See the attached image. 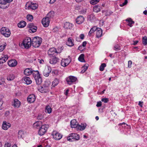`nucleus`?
<instances>
[{
  "label": "nucleus",
  "instance_id": "obj_1",
  "mask_svg": "<svg viewBox=\"0 0 147 147\" xmlns=\"http://www.w3.org/2000/svg\"><path fill=\"white\" fill-rule=\"evenodd\" d=\"M42 42V38L38 36L34 37L31 40L32 45L35 48L39 47Z\"/></svg>",
  "mask_w": 147,
  "mask_h": 147
},
{
  "label": "nucleus",
  "instance_id": "obj_2",
  "mask_svg": "<svg viewBox=\"0 0 147 147\" xmlns=\"http://www.w3.org/2000/svg\"><path fill=\"white\" fill-rule=\"evenodd\" d=\"M80 139L79 135L76 133L70 134L67 138V140L70 142L78 140Z\"/></svg>",
  "mask_w": 147,
  "mask_h": 147
},
{
  "label": "nucleus",
  "instance_id": "obj_3",
  "mask_svg": "<svg viewBox=\"0 0 147 147\" xmlns=\"http://www.w3.org/2000/svg\"><path fill=\"white\" fill-rule=\"evenodd\" d=\"M34 72L35 73H33V77L36 81V84L38 85H40L42 82V78L40 76V74L37 70L35 71Z\"/></svg>",
  "mask_w": 147,
  "mask_h": 147
},
{
  "label": "nucleus",
  "instance_id": "obj_4",
  "mask_svg": "<svg viewBox=\"0 0 147 147\" xmlns=\"http://www.w3.org/2000/svg\"><path fill=\"white\" fill-rule=\"evenodd\" d=\"M32 44L31 39L29 37L24 40L21 44V45L24 46L26 49H28L31 46Z\"/></svg>",
  "mask_w": 147,
  "mask_h": 147
},
{
  "label": "nucleus",
  "instance_id": "obj_5",
  "mask_svg": "<svg viewBox=\"0 0 147 147\" xmlns=\"http://www.w3.org/2000/svg\"><path fill=\"white\" fill-rule=\"evenodd\" d=\"M38 90L42 93L47 92L49 90V87L48 84L46 83L44 84L43 86L38 87Z\"/></svg>",
  "mask_w": 147,
  "mask_h": 147
},
{
  "label": "nucleus",
  "instance_id": "obj_6",
  "mask_svg": "<svg viewBox=\"0 0 147 147\" xmlns=\"http://www.w3.org/2000/svg\"><path fill=\"white\" fill-rule=\"evenodd\" d=\"M49 127L48 125L45 124L42 125L40 127L38 131V134L40 136H42L46 132Z\"/></svg>",
  "mask_w": 147,
  "mask_h": 147
},
{
  "label": "nucleus",
  "instance_id": "obj_7",
  "mask_svg": "<svg viewBox=\"0 0 147 147\" xmlns=\"http://www.w3.org/2000/svg\"><path fill=\"white\" fill-rule=\"evenodd\" d=\"M1 34L6 37H9L11 34L10 31L9 29L5 27L1 28Z\"/></svg>",
  "mask_w": 147,
  "mask_h": 147
},
{
  "label": "nucleus",
  "instance_id": "obj_8",
  "mask_svg": "<svg viewBox=\"0 0 147 147\" xmlns=\"http://www.w3.org/2000/svg\"><path fill=\"white\" fill-rule=\"evenodd\" d=\"M29 29L28 31L30 33H34L35 32L37 29V27L35 26L32 23H30L28 25Z\"/></svg>",
  "mask_w": 147,
  "mask_h": 147
},
{
  "label": "nucleus",
  "instance_id": "obj_9",
  "mask_svg": "<svg viewBox=\"0 0 147 147\" xmlns=\"http://www.w3.org/2000/svg\"><path fill=\"white\" fill-rule=\"evenodd\" d=\"M53 138L55 140H59L62 137V135L55 131H54L52 133Z\"/></svg>",
  "mask_w": 147,
  "mask_h": 147
},
{
  "label": "nucleus",
  "instance_id": "obj_10",
  "mask_svg": "<svg viewBox=\"0 0 147 147\" xmlns=\"http://www.w3.org/2000/svg\"><path fill=\"white\" fill-rule=\"evenodd\" d=\"M77 78L75 77L72 76H69L66 79V81L67 84L69 85H71L76 80Z\"/></svg>",
  "mask_w": 147,
  "mask_h": 147
},
{
  "label": "nucleus",
  "instance_id": "obj_11",
  "mask_svg": "<svg viewBox=\"0 0 147 147\" xmlns=\"http://www.w3.org/2000/svg\"><path fill=\"white\" fill-rule=\"evenodd\" d=\"M71 59L70 58L62 59L61 63V66L65 67L67 65L71 62Z\"/></svg>",
  "mask_w": 147,
  "mask_h": 147
},
{
  "label": "nucleus",
  "instance_id": "obj_12",
  "mask_svg": "<svg viewBox=\"0 0 147 147\" xmlns=\"http://www.w3.org/2000/svg\"><path fill=\"white\" fill-rule=\"evenodd\" d=\"M28 6V9H32L33 10H34L36 9L38 7V5L36 3H32V2L30 3V4H29V3H27L26 4V6Z\"/></svg>",
  "mask_w": 147,
  "mask_h": 147
},
{
  "label": "nucleus",
  "instance_id": "obj_13",
  "mask_svg": "<svg viewBox=\"0 0 147 147\" xmlns=\"http://www.w3.org/2000/svg\"><path fill=\"white\" fill-rule=\"evenodd\" d=\"M50 58L49 62L51 64H55L59 61V59L55 56L49 57Z\"/></svg>",
  "mask_w": 147,
  "mask_h": 147
},
{
  "label": "nucleus",
  "instance_id": "obj_14",
  "mask_svg": "<svg viewBox=\"0 0 147 147\" xmlns=\"http://www.w3.org/2000/svg\"><path fill=\"white\" fill-rule=\"evenodd\" d=\"M50 21L49 19L46 17L42 19V23L44 27H47L49 26Z\"/></svg>",
  "mask_w": 147,
  "mask_h": 147
},
{
  "label": "nucleus",
  "instance_id": "obj_15",
  "mask_svg": "<svg viewBox=\"0 0 147 147\" xmlns=\"http://www.w3.org/2000/svg\"><path fill=\"white\" fill-rule=\"evenodd\" d=\"M55 53H57L58 52L56 49L54 47L50 49L48 51V53L49 57L53 56V55H54Z\"/></svg>",
  "mask_w": 147,
  "mask_h": 147
},
{
  "label": "nucleus",
  "instance_id": "obj_16",
  "mask_svg": "<svg viewBox=\"0 0 147 147\" xmlns=\"http://www.w3.org/2000/svg\"><path fill=\"white\" fill-rule=\"evenodd\" d=\"M35 96L34 94L30 95L27 98L28 101L29 103L34 102L35 100Z\"/></svg>",
  "mask_w": 147,
  "mask_h": 147
},
{
  "label": "nucleus",
  "instance_id": "obj_17",
  "mask_svg": "<svg viewBox=\"0 0 147 147\" xmlns=\"http://www.w3.org/2000/svg\"><path fill=\"white\" fill-rule=\"evenodd\" d=\"M35 71H32V69L30 68H28L25 69L24 71V74L26 75L29 76L33 73H35Z\"/></svg>",
  "mask_w": 147,
  "mask_h": 147
},
{
  "label": "nucleus",
  "instance_id": "obj_18",
  "mask_svg": "<svg viewBox=\"0 0 147 147\" xmlns=\"http://www.w3.org/2000/svg\"><path fill=\"white\" fill-rule=\"evenodd\" d=\"M10 126L11 124L7 122L6 121H4L3 122L2 126V128L3 129L6 130Z\"/></svg>",
  "mask_w": 147,
  "mask_h": 147
},
{
  "label": "nucleus",
  "instance_id": "obj_19",
  "mask_svg": "<svg viewBox=\"0 0 147 147\" xmlns=\"http://www.w3.org/2000/svg\"><path fill=\"white\" fill-rule=\"evenodd\" d=\"M8 57L7 55H2L1 57H0V64H2L7 60Z\"/></svg>",
  "mask_w": 147,
  "mask_h": 147
},
{
  "label": "nucleus",
  "instance_id": "obj_20",
  "mask_svg": "<svg viewBox=\"0 0 147 147\" xmlns=\"http://www.w3.org/2000/svg\"><path fill=\"white\" fill-rule=\"evenodd\" d=\"M84 17L81 16L78 17L76 19V22L78 24H82L84 21Z\"/></svg>",
  "mask_w": 147,
  "mask_h": 147
},
{
  "label": "nucleus",
  "instance_id": "obj_21",
  "mask_svg": "<svg viewBox=\"0 0 147 147\" xmlns=\"http://www.w3.org/2000/svg\"><path fill=\"white\" fill-rule=\"evenodd\" d=\"M97 29L96 32V37L98 38H99L101 37L102 35V30L100 28H97Z\"/></svg>",
  "mask_w": 147,
  "mask_h": 147
},
{
  "label": "nucleus",
  "instance_id": "obj_22",
  "mask_svg": "<svg viewBox=\"0 0 147 147\" xmlns=\"http://www.w3.org/2000/svg\"><path fill=\"white\" fill-rule=\"evenodd\" d=\"M71 127L72 128H77L78 125V123L75 119H73L70 122Z\"/></svg>",
  "mask_w": 147,
  "mask_h": 147
},
{
  "label": "nucleus",
  "instance_id": "obj_23",
  "mask_svg": "<svg viewBox=\"0 0 147 147\" xmlns=\"http://www.w3.org/2000/svg\"><path fill=\"white\" fill-rule=\"evenodd\" d=\"M42 123L40 121H37L34 123L33 124V127L34 128L38 129L42 125Z\"/></svg>",
  "mask_w": 147,
  "mask_h": 147
},
{
  "label": "nucleus",
  "instance_id": "obj_24",
  "mask_svg": "<svg viewBox=\"0 0 147 147\" xmlns=\"http://www.w3.org/2000/svg\"><path fill=\"white\" fill-rule=\"evenodd\" d=\"M9 65L11 67H13L16 66L17 65V62L16 60H12L8 62Z\"/></svg>",
  "mask_w": 147,
  "mask_h": 147
},
{
  "label": "nucleus",
  "instance_id": "obj_25",
  "mask_svg": "<svg viewBox=\"0 0 147 147\" xmlns=\"http://www.w3.org/2000/svg\"><path fill=\"white\" fill-rule=\"evenodd\" d=\"M20 105V101L17 99H15L13 103V105L14 107H18Z\"/></svg>",
  "mask_w": 147,
  "mask_h": 147
},
{
  "label": "nucleus",
  "instance_id": "obj_26",
  "mask_svg": "<svg viewBox=\"0 0 147 147\" xmlns=\"http://www.w3.org/2000/svg\"><path fill=\"white\" fill-rule=\"evenodd\" d=\"M86 125V124H81L80 125L78 124L77 127L76 128V129H77L78 130H79L81 131L84 130V129H85Z\"/></svg>",
  "mask_w": 147,
  "mask_h": 147
},
{
  "label": "nucleus",
  "instance_id": "obj_27",
  "mask_svg": "<svg viewBox=\"0 0 147 147\" xmlns=\"http://www.w3.org/2000/svg\"><path fill=\"white\" fill-rule=\"evenodd\" d=\"M51 71V68H50V69L49 68H48L47 69H45L43 71V75L46 77H48Z\"/></svg>",
  "mask_w": 147,
  "mask_h": 147
},
{
  "label": "nucleus",
  "instance_id": "obj_28",
  "mask_svg": "<svg viewBox=\"0 0 147 147\" xmlns=\"http://www.w3.org/2000/svg\"><path fill=\"white\" fill-rule=\"evenodd\" d=\"M72 24L68 22H66L64 24V27L66 29H71L72 28Z\"/></svg>",
  "mask_w": 147,
  "mask_h": 147
},
{
  "label": "nucleus",
  "instance_id": "obj_29",
  "mask_svg": "<svg viewBox=\"0 0 147 147\" xmlns=\"http://www.w3.org/2000/svg\"><path fill=\"white\" fill-rule=\"evenodd\" d=\"M26 25V23L24 21H22L19 23L18 24V27L20 28L24 27Z\"/></svg>",
  "mask_w": 147,
  "mask_h": 147
},
{
  "label": "nucleus",
  "instance_id": "obj_30",
  "mask_svg": "<svg viewBox=\"0 0 147 147\" xmlns=\"http://www.w3.org/2000/svg\"><path fill=\"white\" fill-rule=\"evenodd\" d=\"M54 12L53 11H51L49 12L47 15V16L46 17L48 18L49 19L52 18L54 15Z\"/></svg>",
  "mask_w": 147,
  "mask_h": 147
},
{
  "label": "nucleus",
  "instance_id": "obj_31",
  "mask_svg": "<svg viewBox=\"0 0 147 147\" xmlns=\"http://www.w3.org/2000/svg\"><path fill=\"white\" fill-rule=\"evenodd\" d=\"M59 82V80L57 78H55L53 82L52 86L53 87H55L58 85Z\"/></svg>",
  "mask_w": 147,
  "mask_h": 147
},
{
  "label": "nucleus",
  "instance_id": "obj_32",
  "mask_svg": "<svg viewBox=\"0 0 147 147\" xmlns=\"http://www.w3.org/2000/svg\"><path fill=\"white\" fill-rule=\"evenodd\" d=\"M125 21L128 22L129 24H128V25L130 27H131L132 26V24L134 23V22L133 21L132 19L131 18H128L126 19Z\"/></svg>",
  "mask_w": 147,
  "mask_h": 147
},
{
  "label": "nucleus",
  "instance_id": "obj_33",
  "mask_svg": "<svg viewBox=\"0 0 147 147\" xmlns=\"http://www.w3.org/2000/svg\"><path fill=\"white\" fill-rule=\"evenodd\" d=\"M97 29V27L96 26H94L92 28L90 29V30L89 32L88 35L89 36H91L93 33L95 31H96V30Z\"/></svg>",
  "mask_w": 147,
  "mask_h": 147
},
{
  "label": "nucleus",
  "instance_id": "obj_34",
  "mask_svg": "<svg viewBox=\"0 0 147 147\" xmlns=\"http://www.w3.org/2000/svg\"><path fill=\"white\" fill-rule=\"evenodd\" d=\"M66 44L68 46L70 47L74 45L71 39L70 38H68L67 41L66 42Z\"/></svg>",
  "mask_w": 147,
  "mask_h": 147
},
{
  "label": "nucleus",
  "instance_id": "obj_35",
  "mask_svg": "<svg viewBox=\"0 0 147 147\" xmlns=\"http://www.w3.org/2000/svg\"><path fill=\"white\" fill-rule=\"evenodd\" d=\"M24 80L27 84H29L32 82V81L30 78L28 77H24Z\"/></svg>",
  "mask_w": 147,
  "mask_h": 147
},
{
  "label": "nucleus",
  "instance_id": "obj_36",
  "mask_svg": "<svg viewBox=\"0 0 147 147\" xmlns=\"http://www.w3.org/2000/svg\"><path fill=\"white\" fill-rule=\"evenodd\" d=\"M52 109L51 107L49 106H47L45 109V112L48 113H50L51 112Z\"/></svg>",
  "mask_w": 147,
  "mask_h": 147
},
{
  "label": "nucleus",
  "instance_id": "obj_37",
  "mask_svg": "<svg viewBox=\"0 0 147 147\" xmlns=\"http://www.w3.org/2000/svg\"><path fill=\"white\" fill-rule=\"evenodd\" d=\"M84 54H82L80 56L78 59L81 62H84L85 61V60L84 59Z\"/></svg>",
  "mask_w": 147,
  "mask_h": 147
},
{
  "label": "nucleus",
  "instance_id": "obj_38",
  "mask_svg": "<svg viewBox=\"0 0 147 147\" xmlns=\"http://www.w3.org/2000/svg\"><path fill=\"white\" fill-rule=\"evenodd\" d=\"M14 79V76L13 74H10L7 77V79L8 80L11 81Z\"/></svg>",
  "mask_w": 147,
  "mask_h": 147
},
{
  "label": "nucleus",
  "instance_id": "obj_39",
  "mask_svg": "<svg viewBox=\"0 0 147 147\" xmlns=\"http://www.w3.org/2000/svg\"><path fill=\"white\" fill-rule=\"evenodd\" d=\"M79 12L80 14H85L86 12V9L81 8V10L79 11Z\"/></svg>",
  "mask_w": 147,
  "mask_h": 147
},
{
  "label": "nucleus",
  "instance_id": "obj_40",
  "mask_svg": "<svg viewBox=\"0 0 147 147\" xmlns=\"http://www.w3.org/2000/svg\"><path fill=\"white\" fill-rule=\"evenodd\" d=\"M24 135V132L22 131H20L18 132V136L19 138H22Z\"/></svg>",
  "mask_w": 147,
  "mask_h": 147
},
{
  "label": "nucleus",
  "instance_id": "obj_41",
  "mask_svg": "<svg viewBox=\"0 0 147 147\" xmlns=\"http://www.w3.org/2000/svg\"><path fill=\"white\" fill-rule=\"evenodd\" d=\"M94 11L96 12H99L100 10V7L99 6H95L94 7Z\"/></svg>",
  "mask_w": 147,
  "mask_h": 147
},
{
  "label": "nucleus",
  "instance_id": "obj_42",
  "mask_svg": "<svg viewBox=\"0 0 147 147\" xmlns=\"http://www.w3.org/2000/svg\"><path fill=\"white\" fill-rule=\"evenodd\" d=\"M106 64L103 63L101 64L99 70L101 71H102L104 70V68L106 66Z\"/></svg>",
  "mask_w": 147,
  "mask_h": 147
},
{
  "label": "nucleus",
  "instance_id": "obj_43",
  "mask_svg": "<svg viewBox=\"0 0 147 147\" xmlns=\"http://www.w3.org/2000/svg\"><path fill=\"white\" fill-rule=\"evenodd\" d=\"M142 43L144 45H147V37L145 36L143 38Z\"/></svg>",
  "mask_w": 147,
  "mask_h": 147
},
{
  "label": "nucleus",
  "instance_id": "obj_44",
  "mask_svg": "<svg viewBox=\"0 0 147 147\" xmlns=\"http://www.w3.org/2000/svg\"><path fill=\"white\" fill-rule=\"evenodd\" d=\"M114 49L115 51H120L121 50L120 47L118 45H115L114 47Z\"/></svg>",
  "mask_w": 147,
  "mask_h": 147
},
{
  "label": "nucleus",
  "instance_id": "obj_45",
  "mask_svg": "<svg viewBox=\"0 0 147 147\" xmlns=\"http://www.w3.org/2000/svg\"><path fill=\"white\" fill-rule=\"evenodd\" d=\"M88 67L86 65H84L83 66L82 68V70L81 72V73H84L87 69Z\"/></svg>",
  "mask_w": 147,
  "mask_h": 147
},
{
  "label": "nucleus",
  "instance_id": "obj_46",
  "mask_svg": "<svg viewBox=\"0 0 147 147\" xmlns=\"http://www.w3.org/2000/svg\"><path fill=\"white\" fill-rule=\"evenodd\" d=\"M26 18L27 20L30 21H32L33 19V17L31 15L28 14Z\"/></svg>",
  "mask_w": 147,
  "mask_h": 147
},
{
  "label": "nucleus",
  "instance_id": "obj_47",
  "mask_svg": "<svg viewBox=\"0 0 147 147\" xmlns=\"http://www.w3.org/2000/svg\"><path fill=\"white\" fill-rule=\"evenodd\" d=\"M99 2V0H91L90 3L94 5L97 3Z\"/></svg>",
  "mask_w": 147,
  "mask_h": 147
},
{
  "label": "nucleus",
  "instance_id": "obj_48",
  "mask_svg": "<svg viewBox=\"0 0 147 147\" xmlns=\"http://www.w3.org/2000/svg\"><path fill=\"white\" fill-rule=\"evenodd\" d=\"M127 3V0H125L124 2V3H123L121 4H120V6L121 7H123V6H124L125 5H126Z\"/></svg>",
  "mask_w": 147,
  "mask_h": 147
},
{
  "label": "nucleus",
  "instance_id": "obj_49",
  "mask_svg": "<svg viewBox=\"0 0 147 147\" xmlns=\"http://www.w3.org/2000/svg\"><path fill=\"white\" fill-rule=\"evenodd\" d=\"M101 101L105 103H107L108 101L109 100L107 98H102V99Z\"/></svg>",
  "mask_w": 147,
  "mask_h": 147
},
{
  "label": "nucleus",
  "instance_id": "obj_50",
  "mask_svg": "<svg viewBox=\"0 0 147 147\" xmlns=\"http://www.w3.org/2000/svg\"><path fill=\"white\" fill-rule=\"evenodd\" d=\"M132 64V61H129L128 62V67L129 68H131Z\"/></svg>",
  "mask_w": 147,
  "mask_h": 147
},
{
  "label": "nucleus",
  "instance_id": "obj_51",
  "mask_svg": "<svg viewBox=\"0 0 147 147\" xmlns=\"http://www.w3.org/2000/svg\"><path fill=\"white\" fill-rule=\"evenodd\" d=\"M102 105V102L101 101H99L97 102L96 106L97 107H100Z\"/></svg>",
  "mask_w": 147,
  "mask_h": 147
},
{
  "label": "nucleus",
  "instance_id": "obj_52",
  "mask_svg": "<svg viewBox=\"0 0 147 147\" xmlns=\"http://www.w3.org/2000/svg\"><path fill=\"white\" fill-rule=\"evenodd\" d=\"M3 103V101L1 99H0V110L2 108V105Z\"/></svg>",
  "mask_w": 147,
  "mask_h": 147
},
{
  "label": "nucleus",
  "instance_id": "obj_53",
  "mask_svg": "<svg viewBox=\"0 0 147 147\" xmlns=\"http://www.w3.org/2000/svg\"><path fill=\"white\" fill-rule=\"evenodd\" d=\"M43 116L42 115H39L37 117V118L38 119L40 120L42 118Z\"/></svg>",
  "mask_w": 147,
  "mask_h": 147
},
{
  "label": "nucleus",
  "instance_id": "obj_54",
  "mask_svg": "<svg viewBox=\"0 0 147 147\" xmlns=\"http://www.w3.org/2000/svg\"><path fill=\"white\" fill-rule=\"evenodd\" d=\"M9 114L10 112L9 111H6L5 113V115L6 117L9 116Z\"/></svg>",
  "mask_w": 147,
  "mask_h": 147
},
{
  "label": "nucleus",
  "instance_id": "obj_55",
  "mask_svg": "<svg viewBox=\"0 0 147 147\" xmlns=\"http://www.w3.org/2000/svg\"><path fill=\"white\" fill-rule=\"evenodd\" d=\"M0 4L5 5V0H0Z\"/></svg>",
  "mask_w": 147,
  "mask_h": 147
},
{
  "label": "nucleus",
  "instance_id": "obj_56",
  "mask_svg": "<svg viewBox=\"0 0 147 147\" xmlns=\"http://www.w3.org/2000/svg\"><path fill=\"white\" fill-rule=\"evenodd\" d=\"M13 0H5V4L7 3H9L11 2Z\"/></svg>",
  "mask_w": 147,
  "mask_h": 147
},
{
  "label": "nucleus",
  "instance_id": "obj_57",
  "mask_svg": "<svg viewBox=\"0 0 147 147\" xmlns=\"http://www.w3.org/2000/svg\"><path fill=\"white\" fill-rule=\"evenodd\" d=\"M80 37L81 39H83L84 37V34H81L80 35Z\"/></svg>",
  "mask_w": 147,
  "mask_h": 147
},
{
  "label": "nucleus",
  "instance_id": "obj_58",
  "mask_svg": "<svg viewBox=\"0 0 147 147\" xmlns=\"http://www.w3.org/2000/svg\"><path fill=\"white\" fill-rule=\"evenodd\" d=\"M5 48V45H0V49H2V51Z\"/></svg>",
  "mask_w": 147,
  "mask_h": 147
},
{
  "label": "nucleus",
  "instance_id": "obj_59",
  "mask_svg": "<svg viewBox=\"0 0 147 147\" xmlns=\"http://www.w3.org/2000/svg\"><path fill=\"white\" fill-rule=\"evenodd\" d=\"M11 146V145L9 143H7L5 144V146L7 147H10Z\"/></svg>",
  "mask_w": 147,
  "mask_h": 147
},
{
  "label": "nucleus",
  "instance_id": "obj_60",
  "mask_svg": "<svg viewBox=\"0 0 147 147\" xmlns=\"http://www.w3.org/2000/svg\"><path fill=\"white\" fill-rule=\"evenodd\" d=\"M81 8H82V7H80V6H78L77 7H76V9L79 10V11L80 10H81Z\"/></svg>",
  "mask_w": 147,
  "mask_h": 147
},
{
  "label": "nucleus",
  "instance_id": "obj_61",
  "mask_svg": "<svg viewBox=\"0 0 147 147\" xmlns=\"http://www.w3.org/2000/svg\"><path fill=\"white\" fill-rule=\"evenodd\" d=\"M87 44V42L86 41H84L83 42L82 44V46L83 47H85L86 45V44Z\"/></svg>",
  "mask_w": 147,
  "mask_h": 147
},
{
  "label": "nucleus",
  "instance_id": "obj_62",
  "mask_svg": "<svg viewBox=\"0 0 147 147\" xmlns=\"http://www.w3.org/2000/svg\"><path fill=\"white\" fill-rule=\"evenodd\" d=\"M38 60L39 61V62L40 64L43 63L44 62V61L43 60V59H41L40 60L39 59H38Z\"/></svg>",
  "mask_w": 147,
  "mask_h": 147
},
{
  "label": "nucleus",
  "instance_id": "obj_63",
  "mask_svg": "<svg viewBox=\"0 0 147 147\" xmlns=\"http://www.w3.org/2000/svg\"><path fill=\"white\" fill-rule=\"evenodd\" d=\"M143 102H142L141 101H139V102L138 105H140L141 107H142V104Z\"/></svg>",
  "mask_w": 147,
  "mask_h": 147
},
{
  "label": "nucleus",
  "instance_id": "obj_64",
  "mask_svg": "<svg viewBox=\"0 0 147 147\" xmlns=\"http://www.w3.org/2000/svg\"><path fill=\"white\" fill-rule=\"evenodd\" d=\"M56 0H50V3H54Z\"/></svg>",
  "mask_w": 147,
  "mask_h": 147
}]
</instances>
